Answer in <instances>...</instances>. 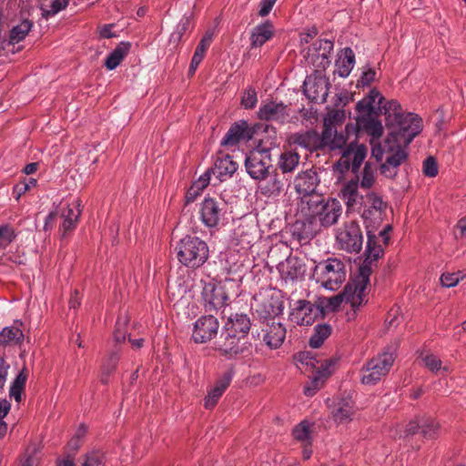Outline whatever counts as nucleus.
I'll list each match as a JSON object with an SVG mask.
<instances>
[{"instance_id": "obj_44", "label": "nucleus", "mask_w": 466, "mask_h": 466, "mask_svg": "<svg viewBox=\"0 0 466 466\" xmlns=\"http://www.w3.org/2000/svg\"><path fill=\"white\" fill-rule=\"evenodd\" d=\"M31 28L32 23L27 19L23 20L19 25L14 26L10 31V43L15 44L25 39Z\"/></svg>"}, {"instance_id": "obj_46", "label": "nucleus", "mask_w": 466, "mask_h": 466, "mask_svg": "<svg viewBox=\"0 0 466 466\" xmlns=\"http://www.w3.org/2000/svg\"><path fill=\"white\" fill-rule=\"evenodd\" d=\"M16 232L9 224L0 226V247L6 248L16 238Z\"/></svg>"}, {"instance_id": "obj_26", "label": "nucleus", "mask_w": 466, "mask_h": 466, "mask_svg": "<svg viewBox=\"0 0 466 466\" xmlns=\"http://www.w3.org/2000/svg\"><path fill=\"white\" fill-rule=\"evenodd\" d=\"M283 178L281 174H279L276 169H272L267 178L258 180L259 193L268 198L279 196L284 187Z\"/></svg>"}, {"instance_id": "obj_43", "label": "nucleus", "mask_w": 466, "mask_h": 466, "mask_svg": "<svg viewBox=\"0 0 466 466\" xmlns=\"http://www.w3.org/2000/svg\"><path fill=\"white\" fill-rule=\"evenodd\" d=\"M257 309V312H258L261 316L273 317L279 315L282 311V304L277 299H265L263 300Z\"/></svg>"}, {"instance_id": "obj_17", "label": "nucleus", "mask_w": 466, "mask_h": 466, "mask_svg": "<svg viewBox=\"0 0 466 466\" xmlns=\"http://www.w3.org/2000/svg\"><path fill=\"white\" fill-rule=\"evenodd\" d=\"M201 294L207 310L218 309L224 307L228 299L225 289L212 282L204 285Z\"/></svg>"}, {"instance_id": "obj_2", "label": "nucleus", "mask_w": 466, "mask_h": 466, "mask_svg": "<svg viewBox=\"0 0 466 466\" xmlns=\"http://www.w3.org/2000/svg\"><path fill=\"white\" fill-rule=\"evenodd\" d=\"M299 212L309 223L329 228L338 223L342 214L340 202L333 198H324L322 195L299 201Z\"/></svg>"}, {"instance_id": "obj_30", "label": "nucleus", "mask_w": 466, "mask_h": 466, "mask_svg": "<svg viewBox=\"0 0 466 466\" xmlns=\"http://www.w3.org/2000/svg\"><path fill=\"white\" fill-rule=\"evenodd\" d=\"M251 328L249 317L244 313L231 314L225 323L224 329L247 338Z\"/></svg>"}, {"instance_id": "obj_16", "label": "nucleus", "mask_w": 466, "mask_h": 466, "mask_svg": "<svg viewBox=\"0 0 466 466\" xmlns=\"http://www.w3.org/2000/svg\"><path fill=\"white\" fill-rule=\"evenodd\" d=\"M350 303L353 309L360 307L365 300L353 290H349V284L346 285L344 291L340 294L330 298H324L320 300L318 306L323 309V315L325 311H335L337 310L342 302Z\"/></svg>"}, {"instance_id": "obj_36", "label": "nucleus", "mask_w": 466, "mask_h": 466, "mask_svg": "<svg viewBox=\"0 0 466 466\" xmlns=\"http://www.w3.org/2000/svg\"><path fill=\"white\" fill-rule=\"evenodd\" d=\"M129 49V43L121 42L106 57L105 61L106 67L108 70L115 69L128 54Z\"/></svg>"}, {"instance_id": "obj_51", "label": "nucleus", "mask_w": 466, "mask_h": 466, "mask_svg": "<svg viewBox=\"0 0 466 466\" xmlns=\"http://www.w3.org/2000/svg\"><path fill=\"white\" fill-rule=\"evenodd\" d=\"M234 370L230 368L225 373H223L216 381L214 385V389H218L222 393L226 390V389L229 386L233 376H234Z\"/></svg>"}, {"instance_id": "obj_49", "label": "nucleus", "mask_w": 466, "mask_h": 466, "mask_svg": "<svg viewBox=\"0 0 466 466\" xmlns=\"http://www.w3.org/2000/svg\"><path fill=\"white\" fill-rule=\"evenodd\" d=\"M190 26V19L188 16H184L177 24L176 30L171 35V41L178 43L183 35L188 30Z\"/></svg>"}, {"instance_id": "obj_52", "label": "nucleus", "mask_w": 466, "mask_h": 466, "mask_svg": "<svg viewBox=\"0 0 466 466\" xmlns=\"http://www.w3.org/2000/svg\"><path fill=\"white\" fill-rule=\"evenodd\" d=\"M119 357L116 352L110 354L103 362L102 371L106 376H109L116 368Z\"/></svg>"}, {"instance_id": "obj_50", "label": "nucleus", "mask_w": 466, "mask_h": 466, "mask_svg": "<svg viewBox=\"0 0 466 466\" xmlns=\"http://www.w3.org/2000/svg\"><path fill=\"white\" fill-rule=\"evenodd\" d=\"M293 436L296 440L305 442L309 441V424L302 421L293 430Z\"/></svg>"}, {"instance_id": "obj_48", "label": "nucleus", "mask_w": 466, "mask_h": 466, "mask_svg": "<svg viewBox=\"0 0 466 466\" xmlns=\"http://www.w3.org/2000/svg\"><path fill=\"white\" fill-rule=\"evenodd\" d=\"M82 466H105L104 453L99 451L88 452L85 456Z\"/></svg>"}, {"instance_id": "obj_32", "label": "nucleus", "mask_w": 466, "mask_h": 466, "mask_svg": "<svg viewBox=\"0 0 466 466\" xmlns=\"http://www.w3.org/2000/svg\"><path fill=\"white\" fill-rule=\"evenodd\" d=\"M356 177L352 180H358L359 186L362 189H370L376 183L377 166L370 162H366L361 171L355 173Z\"/></svg>"}, {"instance_id": "obj_14", "label": "nucleus", "mask_w": 466, "mask_h": 466, "mask_svg": "<svg viewBox=\"0 0 466 466\" xmlns=\"http://www.w3.org/2000/svg\"><path fill=\"white\" fill-rule=\"evenodd\" d=\"M320 183V178L315 169H307L299 172L294 179L296 192L301 196L300 201H309V198L319 197L316 189Z\"/></svg>"}, {"instance_id": "obj_61", "label": "nucleus", "mask_w": 466, "mask_h": 466, "mask_svg": "<svg viewBox=\"0 0 466 466\" xmlns=\"http://www.w3.org/2000/svg\"><path fill=\"white\" fill-rule=\"evenodd\" d=\"M277 0H261L258 15L266 16L269 14Z\"/></svg>"}, {"instance_id": "obj_7", "label": "nucleus", "mask_w": 466, "mask_h": 466, "mask_svg": "<svg viewBox=\"0 0 466 466\" xmlns=\"http://www.w3.org/2000/svg\"><path fill=\"white\" fill-rule=\"evenodd\" d=\"M361 218L364 220L366 230H377L383 221L387 208L382 198L371 191L367 193L362 206Z\"/></svg>"}, {"instance_id": "obj_11", "label": "nucleus", "mask_w": 466, "mask_h": 466, "mask_svg": "<svg viewBox=\"0 0 466 466\" xmlns=\"http://www.w3.org/2000/svg\"><path fill=\"white\" fill-rule=\"evenodd\" d=\"M226 212V204L214 198H205L200 204L199 218L209 229L217 228Z\"/></svg>"}, {"instance_id": "obj_10", "label": "nucleus", "mask_w": 466, "mask_h": 466, "mask_svg": "<svg viewBox=\"0 0 466 466\" xmlns=\"http://www.w3.org/2000/svg\"><path fill=\"white\" fill-rule=\"evenodd\" d=\"M216 350L228 359L236 358L245 353H249L250 344L247 338L223 329Z\"/></svg>"}, {"instance_id": "obj_47", "label": "nucleus", "mask_w": 466, "mask_h": 466, "mask_svg": "<svg viewBox=\"0 0 466 466\" xmlns=\"http://www.w3.org/2000/svg\"><path fill=\"white\" fill-rule=\"evenodd\" d=\"M439 429V424L432 418H420V432L424 437H433Z\"/></svg>"}, {"instance_id": "obj_57", "label": "nucleus", "mask_w": 466, "mask_h": 466, "mask_svg": "<svg viewBox=\"0 0 466 466\" xmlns=\"http://www.w3.org/2000/svg\"><path fill=\"white\" fill-rule=\"evenodd\" d=\"M462 277L461 272L457 273H443L441 277V285L446 288H451L456 286Z\"/></svg>"}, {"instance_id": "obj_42", "label": "nucleus", "mask_w": 466, "mask_h": 466, "mask_svg": "<svg viewBox=\"0 0 466 466\" xmlns=\"http://www.w3.org/2000/svg\"><path fill=\"white\" fill-rule=\"evenodd\" d=\"M299 163V156L296 152L287 151L280 155L279 166L283 173L293 171Z\"/></svg>"}, {"instance_id": "obj_41", "label": "nucleus", "mask_w": 466, "mask_h": 466, "mask_svg": "<svg viewBox=\"0 0 466 466\" xmlns=\"http://www.w3.org/2000/svg\"><path fill=\"white\" fill-rule=\"evenodd\" d=\"M376 230H367V248L365 250V258L372 261H376L382 254L383 250L380 245L376 243Z\"/></svg>"}, {"instance_id": "obj_28", "label": "nucleus", "mask_w": 466, "mask_h": 466, "mask_svg": "<svg viewBox=\"0 0 466 466\" xmlns=\"http://www.w3.org/2000/svg\"><path fill=\"white\" fill-rule=\"evenodd\" d=\"M355 403L350 394L339 399L332 410V417L337 423H347L355 413Z\"/></svg>"}, {"instance_id": "obj_20", "label": "nucleus", "mask_w": 466, "mask_h": 466, "mask_svg": "<svg viewBox=\"0 0 466 466\" xmlns=\"http://www.w3.org/2000/svg\"><path fill=\"white\" fill-rule=\"evenodd\" d=\"M258 115L261 120L284 123L289 116V110L281 102L270 101L259 107Z\"/></svg>"}, {"instance_id": "obj_58", "label": "nucleus", "mask_w": 466, "mask_h": 466, "mask_svg": "<svg viewBox=\"0 0 466 466\" xmlns=\"http://www.w3.org/2000/svg\"><path fill=\"white\" fill-rule=\"evenodd\" d=\"M376 72L372 68H368L367 70L362 72L360 79L358 80V86H369L375 79Z\"/></svg>"}, {"instance_id": "obj_63", "label": "nucleus", "mask_w": 466, "mask_h": 466, "mask_svg": "<svg viewBox=\"0 0 466 466\" xmlns=\"http://www.w3.org/2000/svg\"><path fill=\"white\" fill-rule=\"evenodd\" d=\"M9 365L6 363L5 359L0 356V388H3L5 384Z\"/></svg>"}, {"instance_id": "obj_53", "label": "nucleus", "mask_w": 466, "mask_h": 466, "mask_svg": "<svg viewBox=\"0 0 466 466\" xmlns=\"http://www.w3.org/2000/svg\"><path fill=\"white\" fill-rule=\"evenodd\" d=\"M127 320L126 318L117 319L116 329L114 331V339L116 342L120 343L122 341H125L127 333Z\"/></svg>"}, {"instance_id": "obj_56", "label": "nucleus", "mask_w": 466, "mask_h": 466, "mask_svg": "<svg viewBox=\"0 0 466 466\" xmlns=\"http://www.w3.org/2000/svg\"><path fill=\"white\" fill-rule=\"evenodd\" d=\"M222 392L218 389L212 388L205 398L204 406L206 409H212L218 403Z\"/></svg>"}, {"instance_id": "obj_3", "label": "nucleus", "mask_w": 466, "mask_h": 466, "mask_svg": "<svg viewBox=\"0 0 466 466\" xmlns=\"http://www.w3.org/2000/svg\"><path fill=\"white\" fill-rule=\"evenodd\" d=\"M175 250L178 261L189 268H198L208 258V244L198 237L187 236L180 239Z\"/></svg>"}, {"instance_id": "obj_19", "label": "nucleus", "mask_w": 466, "mask_h": 466, "mask_svg": "<svg viewBox=\"0 0 466 466\" xmlns=\"http://www.w3.org/2000/svg\"><path fill=\"white\" fill-rule=\"evenodd\" d=\"M334 364V361L331 360H326L323 363H321L310 381L304 386L303 390L306 396L311 397L322 388L326 380L333 372Z\"/></svg>"}, {"instance_id": "obj_64", "label": "nucleus", "mask_w": 466, "mask_h": 466, "mask_svg": "<svg viewBox=\"0 0 466 466\" xmlns=\"http://www.w3.org/2000/svg\"><path fill=\"white\" fill-rule=\"evenodd\" d=\"M201 190H199L198 187L191 185V187L188 188V190L186 193V202L190 203L196 200V198L201 194Z\"/></svg>"}, {"instance_id": "obj_21", "label": "nucleus", "mask_w": 466, "mask_h": 466, "mask_svg": "<svg viewBox=\"0 0 466 466\" xmlns=\"http://www.w3.org/2000/svg\"><path fill=\"white\" fill-rule=\"evenodd\" d=\"M358 180H349L344 183L340 189V197L347 207V212L360 208L365 198L359 192Z\"/></svg>"}, {"instance_id": "obj_37", "label": "nucleus", "mask_w": 466, "mask_h": 466, "mask_svg": "<svg viewBox=\"0 0 466 466\" xmlns=\"http://www.w3.org/2000/svg\"><path fill=\"white\" fill-rule=\"evenodd\" d=\"M212 36L213 35L211 33H207L198 45L189 66L190 74L195 73L198 65L202 61L208 47L210 46L212 42Z\"/></svg>"}, {"instance_id": "obj_4", "label": "nucleus", "mask_w": 466, "mask_h": 466, "mask_svg": "<svg viewBox=\"0 0 466 466\" xmlns=\"http://www.w3.org/2000/svg\"><path fill=\"white\" fill-rule=\"evenodd\" d=\"M313 277L327 289L336 290L346 279L344 263L337 258H328L316 265Z\"/></svg>"}, {"instance_id": "obj_60", "label": "nucleus", "mask_w": 466, "mask_h": 466, "mask_svg": "<svg viewBox=\"0 0 466 466\" xmlns=\"http://www.w3.org/2000/svg\"><path fill=\"white\" fill-rule=\"evenodd\" d=\"M350 155L346 154L344 151L339 161L334 165V169L339 171L340 173H344L350 169H351V165L350 161Z\"/></svg>"}, {"instance_id": "obj_13", "label": "nucleus", "mask_w": 466, "mask_h": 466, "mask_svg": "<svg viewBox=\"0 0 466 466\" xmlns=\"http://www.w3.org/2000/svg\"><path fill=\"white\" fill-rule=\"evenodd\" d=\"M319 317H323V309L308 300H298L289 315L291 322L299 326L311 325Z\"/></svg>"}, {"instance_id": "obj_18", "label": "nucleus", "mask_w": 466, "mask_h": 466, "mask_svg": "<svg viewBox=\"0 0 466 466\" xmlns=\"http://www.w3.org/2000/svg\"><path fill=\"white\" fill-rule=\"evenodd\" d=\"M254 129L245 120L234 123L221 140V146H236L253 137Z\"/></svg>"}, {"instance_id": "obj_35", "label": "nucleus", "mask_w": 466, "mask_h": 466, "mask_svg": "<svg viewBox=\"0 0 466 466\" xmlns=\"http://www.w3.org/2000/svg\"><path fill=\"white\" fill-rule=\"evenodd\" d=\"M346 154L350 156V161L351 165V171L358 173L361 164L367 156V147L364 145L353 146L350 144L346 149Z\"/></svg>"}, {"instance_id": "obj_38", "label": "nucleus", "mask_w": 466, "mask_h": 466, "mask_svg": "<svg viewBox=\"0 0 466 466\" xmlns=\"http://www.w3.org/2000/svg\"><path fill=\"white\" fill-rule=\"evenodd\" d=\"M420 359L423 365L433 373H438L441 370L446 373L451 371V368L447 365L442 366L441 359L433 353L423 351L420 354Z\"/></svg>"}, {"instance_id": "obj_59", "label": "nucleus", "mask_w": 466, "mask_h": 466, "mask_svg": "<svg viewBox=\"0 0 466 466\" xmlns=\"http://www.w3.org/2000/svg\"><path fill=\"white\" fill-rule=\"evenodd\" d=\"M211 171L208 169L206 170V172L201 175L198 179L193 182V186L198 187L199 190L203 191L210 183L211 181Z\"/></svg>"}, {"instance_id": "obj_40", "label": "nucleus", "mask_w": 466, "mask_h": 466, "mask_svg": "<svg viewBox=\"0 0 466 466\" xmlns=\"http://www.w3.org/2000/svg\"><path fill=\"white\" fill-rule=\"evenodd\" d=\"M332 331L331 326L329 324L317 325L314 328V332L309 339V346L313 349L319 348L325 339H327Z\"/></svg>"}, {"instance_id": "obj_9", "label": "nucleus", "mask_w": 466, "mask_h": 466, "mask_svg": "<svg viewBox=\"0 0 466 466\" xmlns=\"http://www.w3.org/2000/svg\"><path fill=\"white\" fill-rule=\"evenodd\" d=\"M245 167L248 174L255 180L267 178L269 172L274 169L271 165L270 153L265 149H255L249 152L245 159Z\"/></svg>"}, {"instance_id": "obj_27", "label": "nucleus", "mask_w": 466, "mask_h": 466, "mask_svg": "<svg viewBox=\"0 0 466 466\" xmlns=\"http://www.w3.org/2000/svg\"><path fill=\"white\" fill-rule=\"evenodd\" d=\"M287 329L280 322L272 320L267 325L263 341L271 350L279 349L284 342Z\"/></svg>"}, {"instance_id": "obj_25", "label": "nucleus", "mask_w": 466, "mask_h": 466, "mask_svg": "<svg viewBox=\"0 0 466 466\" xmlns=\"http://www.w3.org/2000/svg\"><path fill=\"white\" fill-rule=\"evenodd\" d=\"M321 149H337L342 148L347 143V137L343 133L338 130L327 120L324 122V129L321 134Z\"/></svg>"}, {"instance_id": "obj_23", "label": "nucleus", "mask_w": 466, "mask_h": 466, "mask_svg": "<svg viewBox=\"0 0 466 466\" xmlns=\"http://www.w3.org/2000/svg\"><path fill=\"white\" fill-rule=\"evenodd\" d=\"M238 169V164L229 155L219 154L217 156L214 167L209 170L218 182L231 177Z\"/></svg>"}, {"instance_id": "obj_62", "label": "nucleus", "mask_w": 466, "mask_h": 466, "mask_svg": "<svg viewBox=\"0 0 466 466\" xmlns=\"http://www.w3.org/2000/svg\"><path fill=\"white\" fill-rule=\"evenodd\" d=\"M277 0H261L258 15L266 16L269 14Z\"/></svg>"}, {"instance_id": "obj_54", "label": "nucleus", "mask_w": 466, "mask_h": 466, "mask_svg": "<svg viewBox=\"0 0 466 466\" xmlns=\"http://www.w3.org/2000/svg\"><path fill=\"white\" fill-rule=\"evenodd\" d=\"M258 102L257 93L255 89L248 88L246 90L243 94L242 99H241V105L248 109L253 108Z\"/></svg>"}, {"instance_id": "obj_1", "label": "nucleus", "mask_w": 466, "mask_h": 466, "mask_svg": "<svg viewBox=\"0 0 466 466\" xmlns=\"http://www.w3.org/2000/svg\"><path fill=\"white\" fill-rule=\"evenodd\" d=\"M383 108L386 126L390 129L383 146L380 142L384 131L380 121L367 117L360 123L370 136L371 156L381 161L386 155L385 162L380 165V173L392 178L397 175L398 167L407 160L410 144L422 129L421 119L413 113L404 112L396 100L388 101Z\"/></svg>"}, {"instance_id": "obj_24", "label": "nucleus", "mask_w": 466, "mask_h": 466, "mask_svg": "<svg viewBox=\"0 0 466 466\" xmlns=\"http://www.w3.org/2000/svg\"><path fill=\"white\" fill-rule=\"evenodd\" d=\"M373 262L374 261L365 258L362 265L360 267L359 275L352 282L348 283L349 290H353V292L359 294L364 300L367 294V288L370 283V276L372 272Z\"/></svg>"}, {"instance_id": "obj_22", "label": "nucleus", "mask_w": 466, "mask_h": 466, "mask_svg": "<svg viewBox=\"0 0 466 466\" xmlns=\"http://www.w3.org/2000/svg\"><path fill=\"white\" fill-rule=\"evenodd\" d=\"M278 269L283 279L293 281L304 276L306 266L298 257L289 256L279 264Z\"/></svg>"}, {"instance_id": "obj_39", "label": "nucleus", "mask_w": 466, "mask_h": 466, "mask_svg": "<svg viewBox=\"0 0 466 466\" xmlns=\"http://www.w3.org/2000/svg\"><path fill=\"white\" fill-rule=\"evenodd\" d=\"M24 339L22 330L17 327H5L0 331V347H5L11 343L18 344Z\"/></svg>"}, {"instance_id": "obj_5", "label": "nucleus", "mask_w": 466, "mask_h": 466, "mask_svg": "<svg viewBox=\"0 0 466 466\" xmlns=\"http://www.w3.org/2000/svg\"><path fill=\"white\" fill-rule=\"evenodd\" d=\"M335 239L341 250L351 254L360 253L362 249L364 238L359 222L356 220L344 222L336 228Z\"/></svg>"}, {"instance_id": "obj_12", "label": "nucleus", "mask_w": 466, "mask_h": 466, "mask_svg": "<svg viewBox=\"0 0 466 466\" xmlns=\"http://www.w3.org/2000/svg\"><path fill=\"white\" fill-rule=\"evenodd\" d=\"M330 84L329 78L322 73H317L306 77L303 85L305 96L315 103H324L329 95Z\"/></svg>"}, {"instance_id": "obj_55", "label": "nucleus", "mask_w": 466, "mask_h": 466, "mask_svg": "<svg viewBox=\"0 0 466 466\" xmlns=\"http://www.w3.org/2000/svg\"><path fill=\"white\" fill-rule=\"evenodd\" d=\"M423 174L429 177H434L438 174V166L434 157H429L423 162Z\"/></svg>"}, {"instance_id": "obj_8", "label": "nucleus", "mask_w": 466, "mask_h": 466, "mask_svg": "<svg viewBox=\"0 0 466 466\" xmlns=\"http://www.w3.org/2000/svg\"><path fill=\"white\" fill-rule=\"evenodd\" d=\"M334 44L328 39H318L311 44L305 55L307 64L317 73H323L330 65Z\"/></svg>"}, {"instance_id": "obj_15", "label": "nucleus", "mask_w": 466, "mask_h": 466, "mask_svg": "<svg viewBox=\"0 0 466 466\" xmlns=\"http://www.w3.org/2000/svg\"><path fill=\"white\" fill-rule=\"evenodd\" d=\"M218 328L219 323L214 316L200 317L194 324L192 339L196 343H206L218 334Z\"/></svg>"}, {"instance_id": "obj_45", "label": "nucleus", "mask_w": 466, "mask_h": 466, "mask_svg": "<svg viewBox=\"0 0 466 466\" xmlns=\"http://www.w3.org/2000/svg\"><path fill=\"white\" fill-rule=\"evenodd\" d=\"M68 5V0H50L49 4H41L42 15L45 18L53 16Z\"/></svg>"}, {"instance_id": "obj_29", "label": "nucleus", "mask_w": 466, "mask_h": 466, "mask_svg": "<svg viewBox=\"0 0 466 466\" xmlns=\"http://www.w3.org/2000/svg\"><path fill=\"white\" fill-rule=\"evenodd\" d=\"M80 214L79 199L73 200L70 204L62 208L61 218H63V222L60 230L63 232V236H66L69 231L75 228Z\"/></svg>"}, {"instance_id": "obj_31", "label": "nucleus", "mask_w": 466, "mask_h": 466, "mask_svg": "<svg viewBox=\"0 0 466 466\" xmlns=\"http://www.w3.org/2000/svg\"><path fill=\"white\" fill-rule=\"evenodd\" d=\"M355 65V54L350 47H345L336 60V72L341 77H347Z\"/></svg>"}, {"instance_id": "obj_33", "label": "nucleus", "mask_w": 466, "mask_h": 466, "mask_svg": "<svg viewBox=\"0 0 466 466\" xmlns=\"http://www.w3.org/2000/svg\"><path fill=\"white\" fill-rule=\"evenodd\" d=\"M292 143L309 150L321 149V137L315 131L295 134Z\"/></svg>"}, {"instance_id": "obj_34", "label": "nucleus", "mask_w": 466, "mask_h": 466, "mask_svg": "<svg viewBox=\"0 0 466 466\" xmlns=\"http://www.w3.org/2000/svg\"><path fill=\"white\" fill-rule=\"evenodd\" d=\"M273 36V29L270 23L266 22L258 25L251 32L250 46L258 48L262 46L267 41Z\"/></svg>"}, {"instance_id": "obj_6", "label": "nucleus", "mask_w": 466, "mask_h": 466, "mask_svg": "<svg viewBox=\"0 0 466 466\" xmlns=\"http://www.w3.org/2000/svg\"><path fill=\"white\" fill-rule=\"evenodd\" d=\"M394 362L393 353L383 352L371 359L362 369V384L372 386L386 376Z\"/></svg>"}]
</instances>
